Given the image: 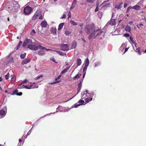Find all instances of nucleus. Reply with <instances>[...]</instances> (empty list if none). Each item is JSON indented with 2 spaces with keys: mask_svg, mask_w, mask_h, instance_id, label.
I'll list each match as a JSON object with an SVG mask.
<instances>
[{
  "mask_svg": "<svg viewBox=\"0 0 146 146\" xmlns=\"http://www.w3.org/2000/svg\"><path fill=\"white\" fill-rule=\"evenodd\" d=\"M82 105V104H76L74 105V108H76L78 106H80V105Z\"/></svg>",
  "mask_w": 146,
  "mask_h": 146,
  "instance_id": "51",
  "label": "nucleus"
},
{
  "mask_svg": "<svg viewBox=\"0 0 146 146\" xmlns=\"http://www.w3.org/2000/svg\"><path fill=\"white\" fill-rule=\"evenodd\" d=\"M61 75L60 74V75H59V76H58L57 78H55V81H58L59 80L57 81V80L59 79L61 77Z\"/></svg>",
  "mask_w": 146,
  "mask_h": 146,
  "instance_id": "43",
  "label": "nucleus"
},
{
  "mask_svg": "<svg viewBox=\"0 0 146 146\" xmlns=\"http://www.w3.org/2000/svg\"><path fill=\"white\" fill-rule=\"evenodd\" d=\"M141 7L140 6H139V5H135L134 6H133V7H132V8L136 10H139Z\"/></svg>",
  "mask_w": 146,
  "mask_h": 146,
  "instance_id": "17",
  "label": "nucleus"
},
{
  "mask_svg": "<svg viewBox=\"0 0 146 146\" xmlns=\"http://www.w3.org/2000/svg\"><path fill=\"white\" fill-rule=\"evenodd\" d=\"M99 10V9L98 7H96V8L95 9V12H96L98 11Z\"/></svg>",
  "mask_w": 146,
  "mask_h": 146,
  "instance_id": "59",
  "label": "nucleus"
},
{
  "mask_svg": "<svg viewBox=\"0 0 146 146\" xmlns=\"http://www.w3.org/2000/svg\"><path fill=\"white\" fill-rule=\"evenodd\" d=\"M11 79L13 80L15 78V77L13 75H11Z\"/></svg>",
  "mask_w": 146,
  "mask_h": 146,
  "instance_id": "56",
  "label": "nucleus"
},
{
  "mask_svg": "<svg viewBox=\"0 0 146 146\" xmlns=\"http://www.w3.org/2000/svg\"><path fill=\"white\" fill-rule=\"evenodd\" d=\"M38 17V16H37V15H36L35 14H34V15L32 17V19L33 20H35L37 19V18Z\"/></svg>",
  "mask_w": 146,
  "mask_h": 146,
  "instance_id": "36",
  "label": "nucleus"
},
{
  "mask_svg": "<svg viewBox=\"0 0 146 146\" xmlns=\"http://www.w3.org/2000/svg\"><path fill=\"white\" fill-rule=\"evenodd\" d=\"M26 54V53H25L23 54H20V56L21 58L22 59H24L25 56Z\"/></svg>",
  "mask_w": 146,
  "mask_h": 146,
  "instance_id": "32",
  "label": "nucleus"
},
{
  "mask_svg": "<svg viewBox=\"0 0 146 146\" xmlns=\"http://www.w3.org/2000/svg\"><path fill=\"white\" fill-rule=\"evenodd\" d=\"M128 49V48H126L125 49V50H124V53H125V52H126L127 51Z\"/></svg>",
  "mask_w": 146,
  "mask_h": 146,
  "instance_id": "62",
  "label": "nucleus"
},
{
  "mask_svg": "<svg viewBox=\"0 0 146 146\" xmlns=\"http://www.w3.org/2000/svg\"><path fill=\"white\" fill-rule=\"evenodd\" d=\"M78 87L77 89L78 91L77 93L78 94L80 91L82 86V82L81 81H80L79 84L78 85Z\"/></svg>",
  "mask_w": 146,
  "mask_h": 146,
  "instance_id": "14",
  "label": "nucleus"
},
{
  "mask_svg": "<svg viewBox=\"0 0 146 146\" xmlns=\"http://www.w3.org/2000/svg\"><path fill=\"white\" fill-rule=\"evenodd\" d=\"M66 15H65L64 14H63L62 16L61 17V19H63L65 18H66Z\"/></svg>",
  "mask_w": 146,
  "mask_h": 146,
  "instance_id": "53",
  "label": "nucleus"
},
{
  "mask_svg": "<svg viewBox=\"0 0 146 146\" xmlns=\"http://www.w3.org/2000/svg\"><path fill=\"white\" fill-rule=\"evenodd\" d=\"M33 8L28 6H27L24 8V12L25 15H29L33 11Z\"/></svg>",
  "mask_w": 146,
  "mask_h": 146,
  "instance_id": "2",
  "label": "nucleus"
},
{
  "mask_svg": "<svg viewBox=\"0 0 146 146\" xmlns=\"http://www.w3.org/2000/svg\"><path fill=\"white\" fill-rule=\"evenodd\" d=\"M38 48H39L41 50H44V49H46V48L43 46H42L41 45H38Z\"/></svg>",
  "mask_w": 146,
  "mask_h": 146,
  "instance_id": "31",
  "label": "nucleus"
},
{
  "mask_svg": "<svg viewBox=\"0 0 146 146\" xmlns=\"http://www.w3.org/2000/svg\"><path fill=\"white\" fill-rule=\"evenodd\" d=\"M143 26V24L141 23L139 24H138L137 25V27L139 29L141 28V27Z\"/></svg>",
  "mask_w": 146,
  "mask_h": 146,
  "instance_id": "45",
  "label": "nucleus"
},
{
  "mask_svg": "<svg viewBox=\"0 0 146 146\" xmlns=\"http://www.w3.org/2000/svg\"><path fill=\"white\" fill-rule=\"evenodd\" d=\"M123 4L122 2L119 3V5H116L115 7V8L117 9V10L120 9L121 7V5Z\"/></svg>",
  "mask_w": 146,
  "mask_h": 146,
  "instance_id": "13",
  "label": "nucleus"
},
{
  "mask_svg": "<svg viewBox=\"0 0 146 146\" xmlns=\"http://www.w3.org/2000/svg\"><path fill=\"white\" fill-rule=\"evenodd\" d=\"M84 102V101L83 100H80L78 102V103H81V104L82 105V104Z\"/></svg>",
  "mask_w": 146,
  "mask_h": 146,
  "instance_id": "49",
  "label": "nucleus"
},
{
  "mask_svg": "<svg viewBox=\"0 0 146 146\" xmlns=\"http://www.w3.org/2000/svg\"><path fill=\"white\" fill-rule=\"evenodd\" d=\"M88 66L85 65V66L83 70V73H86V71L87 69V67Z\"/></svg>",
  "mask_w": 146,
  "mask_h": 146,
  "instance_id": "39",
  "label": "nucleus"
},
{
  "mask_svg": "<svg viewBox=\"0 0 146 146\" xmlns=\"http://www.w3.org/2000/svg\"><path fill=\"white\" fill-rule=\"evenodd\" d=\"M127 4L126 3H125V4L124 5V8L126 7L127 6Z\"/></svg>",
  "mask_w": 146,
  "mask_h": 146,
  "instance_id": "63",
  "label": "nucleus"
},
{
  "mask_svg": "<svg viewBox=\"0 0 146 146\" xmlns=\"http://www.w3.org/2000/svg\"><path fill=\"white\" fill-rule=\"evenodd\" d=\"M51 33L54 35L56 34V28L52 27L51 29Z\"/></svg>",
  "mask_w": 146,
  "mask_h": 146,
  "instance_id": "18",
  "label": "nucleus"
},
{
  "mask_svg": "<svg viewBox=\"0 0 146 146\" xmlns=\"http://www.w3.org/2000/svg\"><path fill=\"white\" fill-rule=\"evenodd\" d=\"M22 43V42L21 41H20L19 42V45H18L17 48H16L17 50H18L20 46L21 45Z\"/></svg>",
  "mask_w": 146,
  "mask_h": 146,
  "instance_id": "33",
  "label": "nucleus"
},
{
  "mask_svg": "<svg viewBox=\"0 0 146 146\" xmlns=\"http://www.w3.org/2000/svg\"><path fill=\"white\" fill-rule=\"evenodd\" d=\"M81 39H82V40L83 41V42L84 43H85V42H86V40L84 39V38H82Z\"/></svg>",
  "mask_w": 146,
  "mask_h": 146,
  "instance_id": "61",
  "label": "nucleus"
},
{
  "mask_svg": "<svg viewBox=\"0 0 146 146\" xmlns=\"http://www.w3.org/2000/svg\"><path fill=\"white\" fill-rule=\"evenodd\" d=\"M84 25V24L82 23H81L79 25V26L80 27H82Z\"/></svg>",
  "mask_w": 146,
  "mask_h": 146,
  "instance_id": "64",
  "label": "nucleus"
},
{
  "mask_svg": "<svg viewBox=\"0 0 146 146\" xmlns=\"http://www.w3.org/2000/svg\"><path fill=\"white\" fill-rule=\"evenodd\" d=\"M125 30L126 31L128 32H130V27L128 25H127L125 26Z\"/></svg>",
  "mask_w": 146,
  "mask_h": 146,
  "instance_id": "23",
  "label": "nucleus"
},
{
  "mask_svg": "<svg viewBox=\"0 0 146 146\" xmlns=\"http://www.w3.org/2000/svg\"><path fill=\"white\" fill-rule=\"evenodd\" d=\"M64 25V23H60L58 26V30H60L61 29L63 26Z\"/></svg>",
  "mask_w": 146,
  "mask_h": 146,
  "instance_id": "21",
  "label": "nucleus"
},
{
  "mask_svg": "<svg viewBox=\"0 0 146 146\" xmlns=\"http://www.w3.org/2000/svg\"><path fill=\"white\" fill-rule=\"evenodd\" d=\"M136 52H138V54L139 55H141V52L140 51V48L138 47L136 49Z\"/></svg>",
  "mask_w": 146,
  "mask_h": 146,
  "instance_id": "40",
  "label": "nucleus"
},
{
  "mask_svg": "<svg viewBox=\"0 0 146 146\" xmlns=\"http://www.w3.org/2000/svg\"><path fill=\"white\" fill-rule=\"evenodd\" d=\"M22 86H24L25 88H27V89H30L31 88V87H28L27 86H25V85H23Z\"/></svg>",
  "mask_w": 146,
  "mask_h": 146,
  "instance_id": "52",
  "label": "nucleus"
},
{
  "mask_svg": "<svg viewBox=\"0 0 146 146\" xmlns=\"http://www.w3.org/2000/svg\"><path fill=\"white\" fill-rule=\"evenodd\" d=\"M70 66L69 67H68L66 68L65 69H64L63 70L62 72H61L60 74L61 75L64 73H66L67 72V71L68 70V69L70 68Z\"/></svg>",
  "mask_w": 146,
  "mask_h": 146,
  "instance_id": "15",
  "label": "nucleus"
},
{
  "mask_svg": "<svg viewBox=\"0 0 146 146\" xmlns=\"http://www.w3.org/2000/svg\"><path fill=\"white\" fill-rule=\"evenodd\" d=\"M130 40L131 41V42L133 44H135V41L133 40V38L132 37L130 36Z\"/></svg>",
  "mask_w": 146,
  "mask_h": 146,
  "instance_id": "38",
  "label": "nucleus"
},
{
  "mask_svg": "<svg viewBox=\"0 0 146 146\" xmlns=\"http://www.w3.org/2000/svg\"><path fill=\"white\" fill-rule=\"evenodd\" d=\"M43 77V75H41L39 76H38L35 78V80H37L39 78H40V77Z\"/></svg>",
  "mask_w": 146,
  "mask_h": 146,
  "instance_id": "48",
  "label": "nucleus"
},
{
  "mask_svg": "<svg viewBox=\"0 0 146 146\" xmlns=\"http://www.w3.org/2000/svg\"><path fill=\"white\" fill-rule=\"evenodd\" d=\"M77 3V1L76 0H74L73 3L72 4V6H73L74 5V4L75 5ZM75 5H74L73 7V8L74 7Z\"/></svg>",
  "mask_w": 146,
  "mask_h": 146,
  "instance_id": "47",
  "label": "nucleus"
},
{
  "mask_svg": "<svg viewBox=\"0 0 146 146\" xmlns=\"http://www.w3.org/2000/svg\"><path fill=\"white\" fill-rule=\"evenodd\" d=\"M28 48L31 50H36L38 49V46L36 45L29 44L28 45Z\"/></svg>",
  "mask_w": 146,
  "mask_h": 146,
  "instance_id": "6",
  "label": "nucleus"
},
{
  "mask_svg": "<svg viewBox=\"0 0 146 146\" xmlns=\"http://www.w3.org/2000/svg\"><path fill=\"white\" fill-rule=\"evenodd\" d=\"M95 0H86V1L89 3H93L94 1Z\"/></svg>",
  "mask_w": 146,
  "mask_h": 146,
  "instance_id": "44",
  "label": "nucleus"
},
{
  "mask_svg": "<svg viewBox=\"0 0 146 146\" xmlns=\"http://www.w3.org/2000/svg\"><path fill=\"white\" fill-rule=\"evenodd\" d=\"M27 81H28L27 79H25L22 82L21 84L19 85V87H20L22 84L27 83Z\"/></svg>",
  "mask_w": 146,
  "mask_h": 146,
  "instance_id": "25",
  "label": "nucleus"
},
{
  "mask_svg": "<svg viewBox=\"0 0 146 146\" xmlns=\"http://www.w3.org/2000/svg\"><path fill=\"white\" fill-rule=\"evenodd\" d=\"M61 82V80L59 81H55L54 82H50L48 84H55L59 83Z\"/></svg>",
  "mask_w": 146,
  "mask_h": 146,
  "instance_id": "37",
  "label": "nucleus"
},
{
  "mask_svg": "<svg viewBox=\"0 0 146 146\" xmlns=\"http://www.w3.org/2000/svg\"><path fill=\"white\" fill-rule=\"evenodd\" d=\"M18 90L16 89L15 90H14L13 92H12V94L13 95H17V94H18Z\"/></svg>",
  "mask_w": 146,
  "mask_h": 146,
  "instance_id": "27",
  "label": "nucleus"
},
{
  "mask_svg": "<svg viewBox=\"0 0 146 146\" xmlns=\"http://www.w3.org/2000/svg\"><path fill=\"white\" fill-rule=\"evenodd\" d=\"M98 15L99 17H101L103 15V13L101 11H99L98 13Z\"/></svg>",
  "mask_w": 146,
  "mask_h": 146,
  "instance_id": "42",
  "label": "nucleus"
},
{
  "mask_svg": "<svg viewBox=\"0 0 146 146\" xmlns=\"http://www.w3.org/2000/svg\"><path fill=\"white\" fill-rule=\"evenodd\" d=\"M70 23L71 24L73 25H78V23L77 22H75L73 21H71Z\"/></svg>",
  "mask_w": 146,
  "mask_h": 146,
  "instance_id": "34",
  "label": "nucleus"
},
{
  "mask_svg": "<svg viewBox=\"0 0 146 146\" xmlns=\"http://www.w3.org/2000/svg\"><path fill=\"white\" fill-rule=\"evenodd\" d=\"M82 74H78L76 75L75 76L73 77V79L75 80L77 78H79L81 76Z\"/></svg>",
  "mask_w": 146,
  "mask_h": 146,
  "instance_id": "22",
  "label": "nucleus"
},
{
  "mask_svg": "<svg viewBox=\"0 0 146 146\" xmlns=\"http://www.w3.org/2000/svg\"><path fill=\"white\" fill-rule=\"evenodd\" d=\"M5 114V111L3 110H1L0 111V115H1L2 117H4Z\"/></svg>",
  "mask_w": 146,
  "mask_h": 146,
  "instance_id": "19",
  "label": "nucleus"
},
{
  "mask_svg": "<svg viewBox=\"0 0 146 146\" xmlns=\"http://www.w3.org/2000/svg\"><path fill=\"white\" fill-rule=\"evenodd\" d=\"M31 131H31V129L29 131V132L27 133V135H29L30 134V133H31Z\"/></svg>",
  "mask_w": 146,
  "mask_h": 146,
  "instance_id": "60",
  "label": "nucleus"
},
{
  "mask_svg": "<svg viewBox=\"0 0 146 146\" xmlns=\"http://www.w3.org/2000/svg\"><path fill=\"white\" fill-rule=\"evenodd\" d=\"M105 35V33L104 32L99 29L96 36H97L98 39L101 40L104 37Z\"/></svg>",
  "mask_w": 146,
  "mask_h": 146,
  "instance_id": "3",
  "label": "nucleus"
},
{
  "mask_svg": "<svg viewBox=\"0 0 146 146\" xmlns=\"http://www.w3.org/2000/svg\"><path fill=\"white\" fill-rule=\"evenodd\" d=\"M98 30L95 31L94 30L90 34H92V35L93 36V37H94V36H95L96 34L97 33V32H98Z\"/></svg>",
  "mask_w": 146,
  "mask_h": 146,
  "instance_id": "29",
  "label": "nucleus"
},
{
  "mask_svg": "<svg viewBox=\"0 0 146 146\" xmlns=\"http://www.w3.org/2000/svg\"><path fill=\"white\" fill-rule=\"evenodd\" d=\"M77 45V42L75 40L72 42V44L71 46V48L73 49L75 48Z\"/></svg>",
  "mask_w": 146,
  "mask_h": 146,
  "instance_id": "12",
  "label": "nucleus"
},
{
  "mask_svg": "<svg viewBox=\"0 0 146 146\" xmlns=\"http://www.w3.org/2000/svg\"><path fill=\"white\" fill-rule=\"evenodd\" d=\"M89 64V60L88 58H87L85 62V65L88 66Z\"/></svg>",
  "mask_w": 146,
  "mask_h": 146,
  "instance_id": "28",
  "label": "nucleus"
},
{
  "mask_svg": "<svg viewBox=\"0 0 146 146\" xmlns=\"http://www.w3.org/2000/svg\"><path fill=\"white\" fill-rule=\"evenodd\" d=\"M123 35H124V36H125V37H129L130 36L129 34V33H124L123 34Z\"/></svg>",
  "mask_w": 146,
  "mask_h": 146,
  "instance_id": "46",
  "label": "nucleus"
},
{
  "mask_svg": "<svg viewBox=\"0 0 146 146\" xmlns=\"http://www.w3.org/2000/svg\"><path fill=\"white\" fill-rule=\"evenodd\" d=\"M45 54V51L44 50H40L38 51V54L40 56H43Z\"/></svg>",
  "mask_w": 146,
  "mask_h": 146,
  "instance_id": "11",
  "label": "nucleus"
},
{
  "mask_svg": "<svg viewBox=\"0 0 146 146\" xmlns=\"http://www.w3.org/2000/svg\"><path fill=\"white\" fill-rule=\"evenodd\" d=\"M40 16H39V19H42L43 18V17L42 16L41 14L40 15Z\"/></svg>",
  "mask_w": 146,
  "mask_h": 146,
  "instance_id": "58",
  "label": "nucleus"
},
{
  "mask_svg": "<svg viewBox=\"0 0 146 146\" xmlns=\"http://www.w3.org/2000/svg\"><path fill=\"white\" fill-rule=\"evenodd\" d=\"M61 50L63 51H67L69 50L68 45L66 44H61L60 45Z\"/></svg>",
  "mask_w": 146,
  "mask_h": 146,
  "instance_id": "7",
  "label": "nucleus"
},
{
  "mask_svg": "<svg viewBox=\"0 0 146 146\" xmlns=\"http://www.w3.org/2000/svg\"><path fill=\"white\" fill-rule=\"evenodd\" d=\"M84 29L86 33L88 35L93 30V27L90 25L85 26Z\"/></svg>",
  "mask_w": 146,
  "mask_h": 146,
  "instance_id": "1",
  "label": "nucleus"
},
{
  "mask_svg": "<svg viewBox=\"0 0 146 146\" xmlns=\"http://www.w3.org/2000/svg\"><path fill=\"white\" fill-rule=\"evenodd\" d=\"M109 1L108 0L107 1H104L101 4V5H100L101 6L102 5H104L103 6V7H107L109 6L110 5V3H108V5H106V3L108 1Z\"/></svg>",
  "mask_w": 146,
  "mask_h": 146,
  "instance_id": "9",
  "label": "nucleus"
},
{
  "mask_svg": "<svg viewBox=\"0 0 146 146\" xmlns=\"http://www.w3.org/2000/svg\"><path fill=\"white\" fill-rule=\"evenodd\" d=\"M92 34H90V35L88 36V39L89 40H90L92 37H93L92 35Z\"/></svg>",
  "mask_w": 146,
  "mask_h": 146,
  "instance_id": "50",
  "label": "nucleus"
},
{
  "mask_svg": "<svg viewBox=\"0 0 146 146\" xmlns=\"http://www.w3.org/2000/svg\"><path fill=\"white\" fill-rule=\"evenodd\" d=\"M68 18H70L71 17V12L70 11H69L68 12Z\"/></svg>",
  "mask_w": 146,
  "mask_h": 146,
  "instance_id": "55",
  "label": "nucleus"
},
{
  "mask_svg": "<svg viewBox=\"0 0 146 146\" xmlns=\"http://www.w3.org/2000/svg\"><path fill=\"white\" fill-rule=\"evenodd\" d=\"M89 95L90 96V98H87L84 99V100L86 103H88L92 100V97L94 95V92H92L90 93L89 94Z\"/></svg>",
  "mask_w": 146,
  "mask_h": 146,
  "instance_id": "5",
  "label": "nucleus"
},
{
  "mask_svg": "<svg viewBox=\"0 0 146 146\" xmlns=\"http://www.w3.org/2000/svg\"><path fill=\"white\" fill-rule=\"evenodd\" d=\"M109 24L111 25H114L115 24V20L114 19H111L109 23Z\"/></svg>",
  "mask_w": 146,
  "mask_h": 146,
  "instance_id": "16",
  "label": "nucleus"
},
{
  "mask_svg": "<svg viewBox=\"0 0 146 146\" xmlns=\"http://www.w3.org/2000/svg\"><path fill=\"white\" fill-rule=\"evenodd\" d=\"M35 33L36 32L35 30L34 29H33L31 32L30 35L32 36H34L35 35Z\"/></svg>",
  "mask_w": 146,
  "mask_h": 146,
  "instance_id": "26",
  "label": "nucleus"
},
{
  "mask_svg": "<svg viewBox=\"0 0 146 146\" xmlns=\"http://www.w3.org/2000/svg\"><path fill=\"white\" fill-rule=\"evenodd\" d=\"M47 25V23L46 21H43L40 23V26L42 28L46 27Z\"/></svg>",
  "mask_w": 146,
  "mask_h": 146,
  "instance_id": "10",
  "label": "nucleus"
},
{
  "mask_svg": "<svg viewBox=\"0 0 146 146\" xmlns=\"http://www.w3.org/2000/svg\"><path fill=\"white\" fill-rule=\"evenodd\" d=\"M10 75V74L9 72L5 76V79L6 80H8L9 78V77Z\"/></svg>",
  "mask_w": 146,
  "mask_h": 146,
  "instance_id": "41",
  "label": "nucleus"
},
{
  "mask_svg": "<svg viewBox=\"0 0 146 146\" xmlns=\"http://www.w3.org/2000/svg\"><path fill=\"white\" fill-rule=\"evenodd\" d=\"M22 94V92H20L18 93V94H17V95L20 96H21Z\"/></svg>",
  "mask_w": 146,
  "mask_h": 146,
  "instance_id": "57",
  "label": "nucleus"
},
{
  "mask_svg": "<svg viewBox=\"0 0 146 146\" xmlns=\"http://www.w3.org/2000/svg\"><path fill=\"white\" fill-rule=\"evenodd\" d=\"M30 61L31 59L30 58H25L23 60L21 64L23 65L25 64L30 62Z\"/></svg>",
  "mask_w": 146,
  "mask_h": 146,
  "instance_id": "8",
  "label": "nucleus"
},
{
  "mask_svg": "<svg viewBox=\"0 0 146 146\" xmlns=\"http://www.w3.org/2000/svg\"><path fill=\"white\" fill-rule=\"evenodd\" d=\"M32 43V41L31 39L26 38L22 46L24 47H25L27 45L31 44Z\"/></svg>",
  "mask_w": 146,
  "mask_h": 146,
  "instance_id": "4",
  "label": "nucleus"
},
{
  "mask_svg": "<svg viewBox=\"0 0 146 146\" xmlns=\"http://www.w3.org/2000/svg\"><path fill=\"white\" fill-rule=\"evenodd\" d=\"M35 14L37 15V16L40 15L41 14V12L40 10L39 9L37 10Z\"/></svg>",
  "mask_w": 146,
  "mask_h": 146,
  "instance_id": "24",
  "label": "nucleus"
},
{
  "mask_svg": "<svg viewBox=\"0 0 146 146\" xmlns=\"http://www.w3.org/2000/svg\"><path fill=\"white\" fill-rule=\"evenodd\" d=\"M58 53V54H59L60 55H62V56H63L64 55V53L62 52H61L60 51H56Z\"/></svg>",
  "mask_w": 146,
  "mask_h": 146,
  "instance_id": "35",
  "label": "nucleus"
},
{
  "mask_svg": "<svg viewBox=\"0 0 146 146\" xmlns=\"http://www.w3.org/2000/svg\"><path fill=\"white\" fill-rule=\"evenodd\" d=\"M71 33V32L69 30H66L65 31V34L67 35H68Z\"/></svg>",
  "mask_w": 146,
  "mask_h": 146,
  "instance_id": "30",
  "label": "nucleus"
},
{
  "mask_svg": "<svg viewBox=\"0 0 146 146\" xmlns=\"http://www.w3.org/2000/svg\"><path fill=\"white\" fill-rule=\"evenodd\" d=\"M77 66H80L82 63V61L80 58H78L77 59Z\"/></svg>",
  "mask_w": 146,
  "mask_h": 146,
  "instance_id": "20",
  "label": "nucleus"
},
{
  "mask_svg": "<svg viewBox=\"0 0 146 146\" xmlns=\"http://www.w3.org/2000/svg\"><path fill=\"white\" fill-rule=\"evenodd\" d=\"M131 8H132V7L131 6H129V7H128L127 10V12H128L129 10L131 9Z\"/></svg>",
  "mask_w": 146,
  "mask_h": 146,
  "instance_id": "54",
  "label": "nucleus"
}]
</instances>
